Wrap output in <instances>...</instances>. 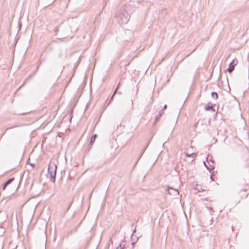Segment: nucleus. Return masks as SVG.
I'll return each mask as SVG.
<instances>
[{
  "label": "nucleus",
  "mask_w": 249,
  "mask_h": 249,
  "mask_svg": "<svg viewBox=\"0 0 249 249\" xmlns=\"http://www.w3.org/2000/svg\"><path fill=\"white\" fill-rule=\"evenodd\" d=\"M59 31V27L57 26L55 27V29H54V33L55 35L57 34V32Z\"/></svg>",
  "instance_id": "15"
},
{
  "label": "nucleus",
  "mask_w": 249,
  "mask_h": 249,
  "mask_svg": "<svg viewBox=\"0 0 249 249\" xmlns=\"http://www.w3.org/2000/svg\"><path fill=\"white\" fill-rule=\"evenodd\" d=\"M136 227L135 228L134 230L133 231V233L132 235L136 232Z\"/></svg>",
  "instance_id": "20"
},
{
  "label": "nucleus",
  "mask_w": 249,
  "mask_h": 249,
  "mask_svg": "<svg viewBox=\"0 0 249 249\" xmlns=\"http://www.w3.org/2000/svg\"><path fill=\"white\" fill-rule=\"evenodd\" d=\"M97 134H94L91 137V138L90 139V144L91 145H92L94 143V142L95 141V139L97 138Z\"/></svg>",
  "instance_id": "10"
},
{
  "label": "nucleus",
  "mask_w": 249,
  "mask_h": 249,
  "mask_svg": "<svg viewBox=\"0 0 249 249\" xmlns=\"http://www.w3.org/2000/svg\"><path fill=\"white\" fill-rule=\"evenodd\" d=\"M133 101L131 100V107H130V109H133Z\"/></svg>",
  "instance_id": "17"
},
{
  "label": "nucleus",
  "mask_w": 249,
  "mask_h": 249,
  "mask_svg": "<svg viewBox=\"0 0 249 249\" xmlns=\"http://www.w3.org/2000/svg\"><path fill=\"white\" fill-rule=\"evenodd\" d=\"M126 245V242L124 240H123L119 245L117 247L116 249H123Z\"/></svg>",
  "instance_id": "8"
},
{
  "label": "nucleus",
  "mask_w": 249,
  "mask_h": 249,
  "mask_svg": "<svg viewBox=\"0 0 249 249\" xmlns=\"http://www.w3.org/2000/svg\"><path fill=\"white\" fill-rule=\"evenodd\" d=\"M120 82H119L116 87V88L115 89L113 94L112 95L111 98H110V101L109 102V104L110 103V102H111V101L113 99V98H114V96H115V95L116 94V92H117V90L118 89H119V87L120 86Z\"/></svg>",
  "instance_id": "7"
},
{
  "label": "nucleus",
  "mask_w": 249,
  "mask_h": 249,
  "mask_svg": "<svg viewBox=\"0 0 249 249\" xmlns=\"http://www.w3.org/2000/svg\"><path fill=\"white\" fill-rule=\"evenodd\" d=\"M164 113V111H163V109H161L159 112V115L158 116H156V118H155V122H157L160 117V116H161L162 115V114Z\"/></svg>",
  "instance_id": "9"
},
{
  "label": "nucleus",
  "mask_w": 249,
  "mask_h": 249,
  "mask_svg": "<svg viewBox=\"0 0 249 249\" xmlns=\"http://www.w3.org/2000/svg\"><path fill=\"white\" fill-rule=\"evenodd\" d=\"M71 203H70L68 205V209H67V211H68L69 210V209L70 208L71 206Z\"/></svg>",
  "instance_id": "18"
},
{
  "label": "nucleus",
  "mask_w": 249,
  "mask_h": 249,
  "mask_svg": "<svg viewBox=\"0 0 249 249\" xmlns=\"http://www.w3.org/2000/svg\"><path fill=\"white\" fill-rule=\"evenodd\" d=\"M149 142H150V141H149L147 142L146 145L145 146V147L144 148V149H143V150H142V154L143 153V152L145 151V150H146V149L147 148V146H148V144H149Z\"/></svg>",
  "instance_id": "13"
},
{
  "label": "nucleus",
  "mask_w": 249,
  "mask_h": 249,
  "mask_svg": "<svg viewBox=\"0 0 249 249\" xmlns=\"http://www.w3.org/2000/svg\"><path fill=\"white\" fill-rule=\"evenodd\" d=\"M116 17L120 24H125L129 20L130 16L126 11L124 9H121L116 13Z\"/></svg>",
  "instance_id": "1"
},
{
  "label": "nucleus",
  "mask_w": 249,
  "mask_h": 249,
  "mask_svg": "<svg viewBox=\"0 0 249 249\" xmlns=\"http://www.w3.org/2000/svg\"><path fill=\"white\" fill-rule=\"evenodd\" d=\"M195 155V153H192L191 154H188V153H186V156L187 157H190L192 156H194Z\"/></svg>",
  "instance_id": "14"
},
{
  "label": "nucleus",
  "mask_w": 249,
  "mask_h": 249,
  "mask_svg": "<svg viewBox=\"0 0 249 249\" xmlns=\"http://www.w3.org/2000/svg\"><path fill=\"white\" fill-rule=\"evenodd\" d=\"M135 243H136V242H132V246H133V248H134V245H135Z\"/></svg>",
  "instance_id": "24"
},
{
  "label": "nucleus",
  "mask_w": 249,
  "mask_h": 249,
  "mask_svg": "<svg viewBox=\"0 0 249 249\" xmlns=\"http://www.w3.org/2000/svg\"><path fill=\"white\" fill-rule=\"evenodd\" d=\"M119 94H122V92L120 91V92H119Z\"/></svg>",
  "instance_id": "26"
},
{
  "label": "nucleus",
  "mask_w": 249,
  "mask_h": 249,
  "mask_svg": "<svg viewBox=\"0 0 249 249\" xmlns=\"http://www.w3.org/2000/svg\"><path fill=\"white\" fill-rule=\"evenodd\" d=\"M56 170V165L53 163H51L49 164L48 168V175L50 177V180L53 182H54L55 181Z\"/></svg>",
  "instance_id": "2"
},
{
  "label": "nucleus",
  "mask_w": 249,
  "mask_h": 249,
  "mask_svg": "<svg viewBox=\"0 0 249 249\" xmlns=\"http://www.w3.org/2000/svg\"><path fill=\"white\" fill-rule=\"evenodd\" d=\"M32 167H34L35 166V165L34 164L32 163H29Z\"/></svg>",
  "instance_id": "22"
},
{
  "label": "nucleus",
  "mask_w": 249,
  "mask_h": 249,
  "mask_svg": "<svg viewBox=\"0 0 249 249\" xmlns=\"http://www.w3.org/2000/svg\"><path fill=\"white\" fill-rule=\"evenodd\" d=\"M238 63V60L236 58H235L232 60V61L230 63L229 65V67L227 69V71L229 73H231L234 69L235 66Z\"/></svg>",
  "instance_id": "3"
},
{
  "label": "nucleus",
  "mask_w": 249,
  "mask_h": 249,
  "mask_svg": "<svg viewBox=\"0 0 249 249\" xmlns=\"http://www.w3.org/2000/svg\"><path fill=\"white\" fill-rule=\"evenodd\" d=\"M168 193L170 195L177 196L179 194V191L177 189H174L173 188L168 187L167 189Z\"/></svg>",
  "instance_id": "4"
},
{
  "label": "nucleus",
  "mask_w": 249,
  "mask_h": 249,
  "mask_svg": "<svg viewBox=\"0 0 249 249\" xmlns=\"http://www.w3.org/2000/svg\"><path fill=\"white\" fill-rule=\"evenodd\" d=\"M212 97L214 99H217L218 98V95L217 92L213 91L211 93Z\"/></svg>",
  "instance_id": "11"
},
{
  "label": "nucleus",
  "mask_w": 249,
  "mask_h": 249,
  "mask_svg": "<svg viewBox=\"0 0 249 249\" xmlns=\"http://www.w3.org/2000/svg\"><path fill=\"white\" fill-rule=\"evenodd\" d=\"M204 165L205 166H206V167L207 168V169L210 172L211 170H213V169L214 167L213 166H212V165H210V167H208L206 163L204 162Z\"/></svg>",
  "instance_id": "12"
},
{
  "label": "nucleus",
  "mask_w": 249,
  "mask_h": 249,
  "mask_svg": "<svg viewBox=\"0 0 249 249\" xmlns=\"http://www.w3.org/2000/svg\"><path fill=\"white\" fill-rule=\"evenodd\" d=\"M20 114L23 115V114H25V113H20Z\"/></svg>",
  "instance_id": "27"
},
{
  "label": "nucleus",
  "mask_w": 249,
  "mask_h": 249,
  "mask_svg": "<svg viewBox=\"0 0 249 249\" xmlns=\"http://www.w3.org/2000/svg\"><path fill=\"white\" fill-rule=\"evenodd\" d=\"M18 126V125H12V126H10V127H9L7 128V130L9 129H12V128H15V127H17V126Z\"/></svg>",
  "instance_id": "16"
},
{
  "label": "nucleus",
  "mask_w": 249,
  "mask_h": 249,
  "mask_svg": "<svg viewBox=\"0 0 249 249\" xmlns=\"http://www.w3.org/2000/svg\"><path fill=\"white\" fill-rule=\"evenodd\" d=\"M205 110L207 111H212V112H214L215 111L214 109V105H209V104H207L205 107Z\"/></svg>",
  "instance_id": "5"
},
{
  "label": "nucleus",
  "mask_w": 249,
  "mask_h": 249,
  "mask_svg": "<svg viewBox=\"0 0 249 249\" xmlns=\"http://www.w3.org/2000/svg\"><path fill=\"white\" fill-rule=\"evenodd\" d=\"M15 178H12L10 179H8L3 185L2 190H4L6 189L7 186L10 184L13 180H14Z\"/></svg>",
  "instance_id": "6"
},
{
  "label": "nucleus",
  "mask_w": 249,
  "mask_h": 249,
  "mask_svg": "<svg viewBox=\"0 0 249 249\" xmlns=\"http://www.w3.org/2000/svg\"><path fill=\"white\" fill-rule=\"evenodd\" d=\"M240 200H238V201H236L235 202V206L238 203H240Z\"/></svg>",
  "instance_id": "19"
},
{
  "label": "nucleus",
  "mask_w": 249,
  "mask_h": 249,
  "mask_svg": "<svg viewBox=\"0 0 249 249\" xmlns=\"http://www.w3.org/2000/svg\"><path fill=\"white\" fill-rule=\"evenodd\" d=\"M27 80V79H26L25 81L24 82V83H23L22 85L20 87H19V89H20L22 86H23L25 84L26 81Z\"/></svg>",
  "instance_id": "23"
},
{
  "label": "nucleus",
  "mask_w": 249,
  "mask_h": 249,
  "mask_svg": "<svg viewBox=\"0 0 249 249\" xmlns=\"http://www.w3.org/2000/svg\"><path fill=\"white\" fill-rule=\"evenodd\" d=\"M166 108H167V105H165L164 106L163 108L162 109H163V110H164V109H166Z\"/></svg>",
  "instance_id": "21"
},
{
  "label": "nucleus",
  "mask_w": 249,
  "mask_h": 249,
  "mask_svg": "<svg viewBox=\"0 0 249 249\" xmlns=\"http://www.w3.org/2000/svg\"><path fill=\"white\" fill-rule=\"evenodd\" d=\"M72 116L71 114L70 115V120L72 119Z\"/></svg>",
  "instance_id": "25"
}]
</instances>
